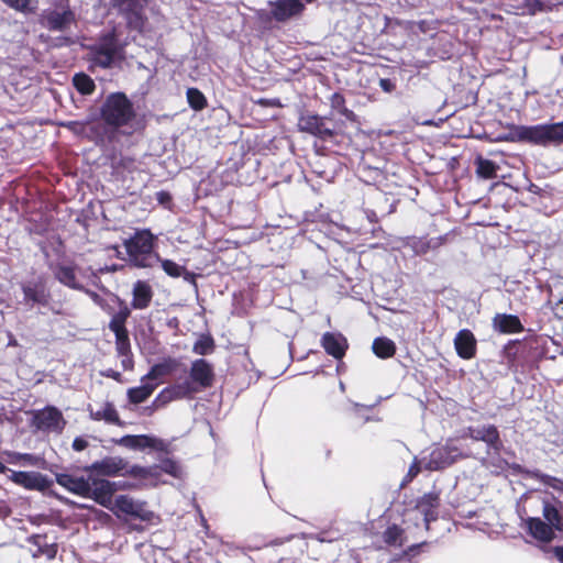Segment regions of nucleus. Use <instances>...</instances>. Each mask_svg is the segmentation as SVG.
Listing matches in <instances>:
<instances>
[{"mask_svg": "<svg viewBox=\"0 0 563 563\" xmlns=\"http://www.w3.org/2000/svg\"><path fill=\"white\" fill-rule=\"evenodd\" d=\"M420 472H421V463L418 460V457H415L412 463L409 466L407 474L405 475V477L401 481L400 487H405L406 485L411 483L413 481V478H416L419 475Z\"/></svg>", "mask_w": 563, "mask_h": 563, "instance_id": "nucleus-46", "label": "nucleus"}, {"mask_svg": "<svg viewBox=\"0 0 563 563\" xmlns=\"http://www.w3.org/2000/svg\"><path fill=\"white\" fill-rule=\"evenodd\" d=\"M510 141L528 142L536 145L553 144L552 123L537 125H516L512 128Z\"/></svg>", "mask_w": 563, "mask_h": 563, "instance_id": "nucleus-8", "label": "nucleus"}, {"mask_svg": "<svg viewBox=\"0 0 563 563\" xmlns=\"http://www.w3.org/2000/svg\"><path fill=\"white\" fill-rule=\"evenodd\" d=\"M342 115H344L350 121H355L356 115L353 111L349 110L346 107H342L340 112Z\"/></svg>", "mask_w": 563, "mask_h": 563, "instance_id": "nucleus-54", "label": "nucleus"}, {"mask_svg": "<svg viewBox=\"0 0 563 563\" xmlns=\"http://www.w3.org/2000/svg\"><path fill=\"white\" fill-rule=\"evenodd\" d=\"M553 144H563V121L552 123Z\"/></svg>", "mask_w": 563, "mask_h": 563, "instance_id": "nucleus-48", "label": "nucleus"}, {"mask_svg": "<svg viewBox=\"0 0 563 563\" xmlns=\"http://www.w3.org/2000/svg\"><path fill=\"white\" fill-rule=\"evenodd\" d=\"M109 509L118 518H122V516H130L142 521H150L153 517V512L145 509L143 503H137L128 495L117 496L113 506H110Z\"/></svg>", "mask_w": 563, "mask_h": 563, "instance_id": "nucleus-11", "label": "nucleus"}, {"mask_svg": "<svg viewBox=\"0 0 563 563\" xmlns=\"http://www.w3.org/2000/svg\"><path fill=\"white\" fill-rule=\"evenodd\" d=\"M122 475L123 476L128 475V476H131L134 478L145 479V478H148L152 476H157L158 473H157V467H152V466L144 467V466H140V465H129V463L126 462V467L124 468Z\"/></svg>", "mask_w": 563, "mask_h": 563, "instance_id": "nucleus-37", "label": "nucleus"}, {"mask_svg": "<svg viewBox=\"0 0 563 563\" xmlns=\"http://www.w3.org/2000/svg\"><path fill=\"white\" fill-rule=\"evenodd\" d=\"M10 471L1 461H0V474H4Z\"/></svg>", "mask_w": 563, "mask_h": 563, "instance_id": "nucleus-59", "label": "nucleus"}, {"mask_svg": "<svg viewBox=\"0 0 563 563\" xmlns=\"http://www.w3.org/2000/svg\"><path fill=\"white\" fill-rule=\"evenodd\" d=\"M345 562L346 563H360L358 560H356L355 558H353L351 555L345 559Z\"/></svg>", "mask_w": 563, "mask_h": 563, "instance_id": "nucleus-60", "label": "nucleus"}, {"mask_svg": "<svg viewBox=\"0 0 563 563\" xmlns=\"http://www.w3.org/2000/svg\"><path fill=\"white\" fill-rule=\"evenodd\" d=\"M177 366L174 358H167L162 363L154 364L148 373L141 378V382L155 380L170 374Z\"/></svg>", "mask_w": 563, "mask_h": 563, "instance_id": "nucleus-32", "label": "nucleus"}, {"mask_svg": "<svg viewBox=\"0 0 563 563\" xmlns=\"http://www.w3.org/2000/svg\"><path fill=\"white\" fill-rule=\"evenodd\" d=\"M9 345L10 346H16L18 345V341H16V339L13 335L10 336Z\"/></svg>", "mask_w": 563, "mask_h": 563, "instance_id": "nucleus-58", "label": "nucleus"}, {"mask_svg": "<svg viewBox=\"0 0 563 563\" xmlns=\"http://www.w3.org/2000/svg\"><path fill=\"white\" fill-rule=\"evenodd\" d=\"M454 347L456 354L463 360L475 357L477 341L473 332L468 329L460 330L454 338Z\"/></svg>", "mask_w": 563, "mask_h": 563, "instance_id": "nucleus-20", "label": "nucleus"}, {"mask_svg": "<svg viewBox=\"0 0 563 563\" xmlns=\"http://www.w3.org/2000/svg\"><path fill=\"white\" fill-rule=\"evenodd\" d=\"M24 300L26 302L48 306L51 294L43 282L29 283L22 286Z\"/></svg>", "mask_w": 563, "mask_h": 563, "instance_id": "nucleus-26", "label": "nucleus"}, {"mask_svg": "<svg viewBox=\"0 0 563 563\" xmlns=\"http://www.w3.org/2000/svg\"><path fill=\"white\" fill-rule=\"evenodd\" d=\"M10 456L14 457V460L23 459V460L30 461L32 459V455H30V454H20V453H13V454H10Z\"/></svg>", "mask_w": 563, "mask_h": 563, "instance_id": "nucleus-56", "label": "nucleus"}, {"mask_svg": "<svg viewBox=\"0 0 563 563\" xmlns=\"http://www.w3.org/2000/svg\"><path fill=\"white\" fill-rule=\"evenodd\" d=\"M56 483L73 494L87 497L90 492V478L75 476L68 473L56 474Z\"/></svg>", "mask_w": 563, "mask_h": 563, "instance_id": "nucleus-22", "label": "nucleus"}, {"mask_svg": "<svg viewBox=\"0 0 563 563\" xmlns=\"http://www.w3.org/2000/svg\"><path fill=\"white\" fill-rule=\"evenodd\" d=\"M465 437L474 441H482L487 444L494 452L499 453L503 449V441L496 426L488 424L482 428L468 427Z\"/></svg>", "mask_w": 563, "mask_h": 563, "instance_id": "nucleus-16", "label": "nucleus"}, {"mask_svg": "<svg viewBox=\"0 0 563 563\" xmlns=\"http://www.w3.org/2000/svg\"><path fill=\"white\" fill-rule=\"evenodd\" d=\"M439 243L432 244V241L419 240L415 243L413 250L417 255L426 254L431 247H437Z\"/></svg>", "mask_w": 563, "mask_h": 563, "instance_id": "nucleus-47", "label": "nucleus"}, {"mask_svg": "<svg viewBox=\"0 0 563 563\" xmlns=\"http://www.w3.org/2000/svg\"><path fill=\"white\" fill-rule=\"evenodd\" d=\"M404 533V529L394 523L386 528V530L382 534V538L384 543L389 547H402Z\"/></svg>", "mask_w": 563, "mask_h": 563, "instance_id": "nucleus-36", "label": "nucleus"}, {"mask_svg": "<svg viewBox=\"0 0 563 563\" xmlns=\"http://www.w3.org/2000/svg\"><path fill=\"white\" fill-rule=\"evenodd\" d=\"M113 442L131 450H144L150 448L156 451H167V444L163 440L147 434H126L118 440H113Z\"/></svg>", "mask_w": 563, "mask_h": 563, "instance_id": "nucleus-14", "label": "nucleus"}, {"mask_svg": "<svg viewBox=\"0 0 563 563\" xmlns=\"http://www.w3.org/2000/svg\"><path fill=\"white\" fill-rule=\"evenodd\" d=\"M9 478L16 485L30 490H46L51 486L47 476L38 472L10 471Z\"/></svg>", "mask_w": 563, "mask_h": 563, "instance_id": "nucleus-15", "label": "nucleus"}, {"mask_svg": "<svg viewBox=\"0 0 563 563\" xmlns=\"http://www.w3.org/2000/svg\"><path fill=\"white\" fill-rule=\"evenodd\" d=\"M216 344L211 335H201L194 344L192 352L198 355H208L214 351Z\"/></svg>", "mask_w": 563, "mask_h": 563, "instance_id": "nucleus-40", "label": "nucleus"}, {"mask_svg": "<svg viewBox=\"0 0 563 563\" xmlns=\"http://www.w3.org/2000/svg\"><path fill=\"white\" fill-rule=\"evenodd\" d=\"M303 543L294 534L271 539L266 536L250 537L247 548L260 551L257 560L261 563H295L303 553Z\"/></svg>", "mask_w": 563, "mask_h": 563, "instance_id": "nucleus-2", "label": "nucleus"}, {"mask_svg": "<svg viewBox=\"0 0 563 563\" xmlns=\"http://www.w3.org/2000/svg\"><path fill=\"white\" fill-rule=\"evenodd\" d=\"M114 4L119 7L121 11L126 13L129 25L134 29H140L143 25L140 10L143 8L146 0H113Z\"/></svg>", "mask_w": 563, "mask_h": 563, "instance_id": "nucleus-27", "label": "nucleus"}, {"mask_svg": "<svg viewBox=\"0 0 563 563\" xmlns=\"http://www.w3.org/2000/svg\"><path fill=\"white\" fill-rule=\"evenodd\" d=\"M374 354L383 360L390 358L396 354V344L386 336L376 338L372 345Z\"/></svg>", "mask_w": 563, "mask_h": 563, "instance_id": "nucleus-34", "label": "nucleus"}, {"mask_svg": "<svg viewBox=\"0 0 563 563\" xmlns=\"http://www.w3.org/2000/svg\"><path fill=\"white\" fill-rule=\"evenodd\" d=\"M512 468H514V470H516V471H518V472H521V467H520V465H515Z\"/></svg>", "mask_w": 563, "mask_h": 563, "instance_id": "nucleus-61", "label": "nucleus"}, {"mask_svg": "<svg viewBox=\"0 0 563 563\" xmlns=\"http://www.w3.org/2000/svg\"><path fill=\"white\" fill-rule=\"evenodd\" d=\"M125 467L126 461L123 457L106 456L101 461L87 466L86 471L101 476H118L123 474Z\"/></svg>", "mask_w": 563, "mask_h": 563, "instance_id": "nucleus-17", "label": "nucleus"}, {"mask_svg": "<svg viewBox=\"0 0 563 563\" xmlns=\"http://www.w3.org/2000/svg\"><path fill=\"white\" fill-rule=\"evenodd\" d=\"M49 269L53 272L54 277L64 286L75 289L84 290V286L77 280L76 271L77 266L74 264H51Z\"/></svg>", "mask_w": 563, "mask_h": 563, "instance_id": "nucleus-23", "label": "nucleus"}, {"mask_svg": "<svg viewBox=\"0 0 563 563\" xmlns=\"http://www.w3.org/2000/svg\"><path fill=\"white\" fill-rule=\"evenodd\" d=\"M530 476L542 484L563 493V479L541 473L540 471L531 472Z\"/></svg>", "mask_w": 563, "mask_h": 563, "instance_id": "nucleus-41", "label": "nucleus"}, {"mask_svg": "<svg viewBox=\"0 0 563 563\" xmlns=\"http://www.w3.org/2000/svg\"><path fill=\"white\" fill-rule=\"evenodd\" d=\"M100 375L107 378H111L120 384L124 382L122 374L113 368L103 369L100 372Z\"/></svg>", "mask_w": 563, "mask_h": 563, "instance_id": "nucleus-50", "label": "nucleus"}, {"mask_svg": "<svg viewBox=\"0 0 563 563\" xmlns=\"http://www.w3.org/2000/svg\"><path fill=\"white\" fill-rule=\"evenodd\" d=\"M157 384L144 382L141 386L131 387L128 389V399L130 404L139 405L144 402L156 389Z\"/></svg>", "mask_w": 563, "mask_h": 563, "instance_id": "nucleus-33", "label": "nucleus"}, {"mask_svg": "<svg viewBox=\"0 0 563 563\" xmlns=\"http://www.w3.org/2000/svg\"><path fill=\"white\" fill-rule=\"evenodd\" d=\"M299 220L294 218L291 213H279L278 220L269 224V227L283 230H290L298 225Z\"/></svg>", "mask_w": 563, "mask_h": 563, "instance_id": "nucleus-45", "label": "nucleus"}, {"mask_svg": "<svg viewBox=\"0 0 563 563\" xmlns=\"http://www.w3.org/2000/svg\"><path fill=\"white\" fill-rule=\"evenodd\" d=\"M311 0H275L269 2L271 16L278 22H285L300 15L306 3Z\"/></svg>", "mask_w": 563, "mask_h": 563, "instance_id": "nucleus-13", "label": "nucleus"}, {"mask_svg": "<svg viewBox=\"0 0 563 563\" xmlns=\"http://www.w3.org/2000/svg\"><path fill=\"white\" fill-rule=\"evenodd\" d=\"M27 542L36 548L33 558L46 556L48 560L55 559L58 547L56 543H49L46 534H33L27 538Z\"/></svg>", "mask_w": 563, "mask_h": 563, "instance_id": "nucleus-28", "label": "nucleus"}, {"mask_svg": "<svg viewBox=\"0 0 563 563\" xmlns=\"http://www.w3.org/2000/svg\"><path fill=\"white\" fill-rule=\"evenodd\" d=\"M33 424L42 431L60 433L66 424L62 411L54 406H46L33 415Z\"/></svg>", "mask_w": 563, "mask_h": 563, "instance_id": "nucleus-12", "label": "nucleus"}, {"mask_svg": "<svg viewBox=\"0 0 563 563\" xmlns=\"http://www.w3.org/2000/svg\"><path fill=\"white\" fill-rule=\"evenodd\" d=\"M156 236L147 229L136 230L132 236L124 241L129 261L136 267H152L159 255L154 253Z\"/></svg>", "mask_w": 563, "mask_h": 563, "instance_id": "nucleus-5", "label": "nucleus"}, {"mask_svg": "<svg viewBox=\"0 0 563 563\" xmlns=\"http://www.w3.org/2000/svg\"><path fill=\"white\" fill-rule=\"evenodd\" d=\"M542 516L526 519L527 532L536 540L550 543L555 539V532H563V503L553 497L552 500H543Z\"/></svg>", "mask_w": 563, "mask_h": 563, "instance_id": "nucleus-3", "label": "nucleus"}, {"mask_svg": "<svg viewBox=\"0 0 563 563\" xmlns=\"http://www.w3.org/2000/svg\"><path fill=\"white\" fill-rule=\"evenodd\" d=\"M298 128L300 131L316 136L327 137L332 135L331 129L325 125L324 118L316 114L302 115L299 119Z\"/></svg>", "mask_w": 563, "mask_h": 563, "instance_id": "nucleus-24", "label": "nucleus"}, {"mask_svg": "<svg viewBox=\"0 0 563 563\" xmlns=\"http://www.w3.org/2000/svg\"><path fill=\"white\" fill-rule=\"evenodd\" d=\"M249 552L247 543L244 547H238L234 544L225 545V563H255V559L252 558Z\"/></svg>", "mask_w": 563, "mask_h": 563, "instance_id": "nucleus-31", "label": "nucleus"}, {"mask_svg": "<svg viewBox=\"0 0 563 563\" xmlns=\"http://www.w3.org/2000/svg\"><path fill=\"white\" fill-rule=\"evenodd\" d=\"M132 115V106L123 93L109 96L102 108V117L106 122L115 126L128 123Z\"/></svg>", "mask_w": 563, "mask_h": 563, "instance_id": "nucleus-7", "label": "nucleus"}, {"mask_svg": "<svg viewBox=\"0 0 563 563\" xmlns=\"http://www.w3.org/2000/svg\"><path fill=\"white\" fill-rule=\"evenodd\" d=\"M99 307L111 316L108 328L113 332L117 356L121 358L122 369H134V355L131 347L126 321L131 317V308L125 300L112 294L110 299H104Z\"/></svg>", "mask_w": 563, "mask_h": 563, "instance_id": "nucleus-1", "label": "nucleus"}, {"mask_svg": "<svg viewBox=\"0 0 563 563\" xmlns=\"http://www.w3.org/2000/svg\"><path fill=\"white\" fill-rule=\"evenodd\" d=\"M158 261L161 262L163 271L173 278H178L184 275L185 279H188V277L191 276L190 273L187 272L185 266H181L172 260H162L159 257Z\"/></svg>", "mask_w": 563, "mask_h": 563, "instance_id": "nucleus-38", "label": "nucleus"}, {"mask_svg": "<svg viewBox=\"0 0 563 563\" xmlns=\"http://www.w3.org/2000/svg\"><path fill=\"white\" fill-rule=\"evenodd\" d=\"M75 12L68 4L51 10H45L40 15V23L49 31L63 32L75 24Z\"/></svg>", "mask_w": 563, "mask_h": 563, "instance_id": "nucleus-10", "label": "nucleus"}, {"mask_svg": "<svg viewBox=\"0 0 563 563\" xmlns=\"http://www.w3.org/2000/svg\"><path fill=\"white\" fill-rule=\"evenodd\" d=\"M189 378L177 383L163 393H170L176 399L191 398L195 394L213 386L214 371L205 358H197L191 363Z\"/></svg>", "mask_w": 563, "mask_h": 563, "instance_id": "nucleus-4", "label": "nucleus"}, {"mask_svg": "<svg viewBox=\"0 0 563 563\" xmlns=\"http://www.w3.org/2000/svg\"><path fill=\"white\" fill-rule=\"evenodd\" d=\"M476 174L479 178L483 179H493L497 177V172L499 166L493 161L477 157L475 159Z\"/></svg>", "mask_w": 563, "mask_h": 563, "instance_id": "nucleus-35", "label": "nucleus"}, {"mask_svg": "<svg viewBox=\"0 0 563 563\" xmlns=\"http://www.w3.org/2000/svg\"><path fill=\"white\" fill-rule=\"evenodd\" d=\"M82 291L86 292L97 306L101 305V302L106 299L96 291L86 289L85 287Z\"/></svg>", "mask_w": 563, "mask_h": 563, "instance_id": "nucleus-53", "label": "nucleus"}, {"mask_svg": "<svg viewBox=\"0 0 563 563\" xmlns=\"http://www.w3.org/2000/svg\"><path fill=\"white\" fill-rule=\"evenodd\" d=\"M154 292L151 285L144 280H137L133 285L131 309L144 310L150 307Z\"/></svg>", "mask_w": 563, "mask_h": 563, "instance_id": "nucleus-25", "label": "nucleus"}, {"mask_svg": "<svg viewBox=\"0 0 563 563\" xmlns=\"http://www.w3.org/2000/svg\"><path fill=\"white\" fill-rule=\"evenodd\" d=\"M60 2H64V0H60ZM65 2H67V0H65Z\"/></svg>", "mask_w": 563, "mask_h": 563, "instance_id": "nucleus-62", "label": "nucleus"}, {"mask_svg": "<svg viewBox=\"0 0 563 563\" xmlns=\"http://www.w3.org/2000/svg\"><path fill=\"white\" fill-rule=\"evenodd\" d=\"M344 98L339 95V93H334L331 98V106L334 110H336L338 112H340V110L342 109V107H345L344 106Z\"/></svg>", "mask_w": 563, "mask_h": 563, "instance_id": "nucleus-52", "label": "nucleus"}, {"mask_svg": "<svg viewBox=\"0 0 563 563\" xmlns=\"http://www.w3.org/2000/svg\"><path fill=\"white\" fill-rule=\"evenodd\" d=\"M553 553L560 563H563V547L558 545L553 548Z\"/></svg>", "mask_w": 563, "mask_h": 563, "instance_id": "nucleus-55", "label": "nucleus"}, {"mask_svg": "<svg viewBox=\"0 0 563 563\" xmlns=\"http://www.w3.org/2000/svg\"><path fill=\"white\" fill-rule=\"evenodd\" d=\"M321 346L328 355L335 360H342L346 354L349 343L341 333L325 332L321 336Z\"/></svg>", "mask_w": 563, "mask_h": 563, "instance_id": "nucleus-19", "label": "nucleus"}, {"mask_svg": "<svg viewBox=\"0 0 563 563\" xmlns=\"http://www.w3.org/2000/svg\"><path fill=\"white\" fill-rule=\"evenodd\" d=\"M440 507V494L438 492H429L417 499L416 509L423 515L427 528L429 523L438 519V508Z\"/></svg>", "mask_w": 563, "mask_h": 563, "instance_id": "nucleus-21", "label": "nucleus"}, {"mask_svg": "<svg viewBox=\"0 0 563 563\" xmlns=\"http://www.w3.org/2000/svg\"><path fill=\"white\" fill-rule=\"evenodd\" d=\"M186 96L189 106L196 111H200L207 106L206 97L197 88H188Z\"/></svg>", "mask_w": 563, "mask_h": 563, "instance_id": "nucleus-42", "label": "nucleus"}, {"mask_svg": "<svg viewBox=\"0 0 563 563\" xmlns=\"http://www.w3.org/2000/svg\"><path fill=\"white\" fill-rule=\"evenodd\" d=\"M115 490V484L108 479L90 478V492L87 497L92 498L106 508H110Z\"/></svg>", "mask_w": 563, "mask_h": 563, "instance_id": "nucleus-18", "label": "nucleus"}, {"mask_svg": "<svg viewBox=\"0 0 563 563\" xmlns=\"http://www.w3.org/2000/svg\"><path fill=\"white\" fill-rule=\"evenodd\" d=\"M90 419L95 421H106L107 423L124 427V421L121 420L118 410L111 401H106L103 407L99 410L88 408Z\"/></svg>", "mask_w": 563, "mask_h": 563, "instance_id": "nucleus-29", "label": "nucleus"}, {"mask_svg": "<svg viewBox=\"0 0 563 563\" xmlns=\"http://www.w3.org/2000/svg\"><path fill=\"white\" fill-rule=\"evenodd\" d=\"M464 457H467V455L463 454L457 446L446 442L445 445L438 446L430 452L424 468L428 471H441L454 464L459 459Z\"/></svg>", "mask_w": 563, "mask_h": 563, "instance_id": "nucleus-9", "label": "nucleus"}, {"mask_svg": "<svg viewBox=\"0 0 563 563\" xmlns=\"http://www.w3.org/2000/svg\"><path fill=\"white\" fill-rule=\"evenodd\" d=\"M156 199L163 209H172V197L166 191H159L156 194Z\"/></svg>", "mask_w": 563, "mask_h": 563, "instance_id": "nucleus-49", "label": "nucleus"}, {"mask_svg": "<svg viewBox=\"0 0 563 563\" xmlns=\"http://www.w3.org/2000/svg\"><path fill=\"white\" fill-rule=\"evenodd\" d=\"M88 445V441L82 437H76L71 444L73 449L77 452L84 451Z\"/></svg>", "mask_w": 563, "mask_h": 563, "instance_id": "nucleus-51", "label": "nucleus"}, {"mask_svg": "<svg viewBox=\"0 0 563 563\" xmlns=\"http://www.w3.org/2000/svg\"><path fill=\"white\" fill-rule=\"evenodd\" d=\"M73 82L76 89L82 95H90L95 89L93 80L85 74L75 75Z\"/></svg>", "mask_w": 563, "mask_h": 563, "instance_id": "nucleus-44", "label": "nucleus"}, {"mask_svg": "<svg viewBox=\"0 0 563 563\" xmlns=\"http://www.w3.org/2000/svg\"><path fill=\"white\" fill-rule=\"evenodd\" d=\"M91 59L95 64L106 68L123 58V45L119 43L114 32L101 37L91 48Z\"/></svg>", "mask_w": 563, "mask_h": 563, "instance_id": "nucleus-6", "label": "nucleus"}, {"mask_svg": "<svg viewBox=\"0 0 563 563\" xmlns=\"http://www.w3.org/2000/svg\"><path fill=\"white\" fill-rule=\"evenodd\" d=\"M380 86L384 90L388 91L389 90V86H390V82L387 80V79H382L380 80Z\"/></svg>", "mask_w": 563, "mask_h": 563, "instance_id": "nucleus-57", "label": "nucleus"}, {"mask_svg": "<svg viewBox=\"0 0 563 563\" xmlns=\"http://www.w3.org/2000/svg\"><path fill=\"white\" fill-rule=\"evenodd\" d=\"M8 7L24 14L35 13L38 8L37 0H2Z\"/></svg>", "mask_w": 563, "mask_h": 563, "instance_id": "nucleus-39", "label": "nucleus"}, {"mask_svg": "<svg viewBox=\"0 0 563 563\" xmlns=\"http://www.w3.org/2000/svg\"><path fill=\"white\" fill-rule=\"evenodd\" d=\"M152 467H157L158 474L159 471H162L176 478L180 477L181 474V468L178 463L169 457L162 459L159 465H153Z\"/></svg>", "mask_w": 563, "mask_h": 563, "instance_id": "nucleus-43", "label": "nucleus"}, {"mask_svg": "<svg viewBox=\"0 0 563 563\" xmlns=\"http://www.w3.org/2000/svg\"><path fill=\"white\" fill-rule=\"evenodd\" d=\"M494 325L500 333H520L525 330L519 317L515 314H497Z\"/></svg>", "mask_w": 563, "mask_h": 563, "instance_id": "nucleus-30", "label": "nucleus"}]
</instances>
